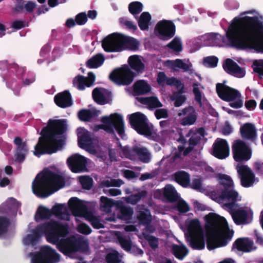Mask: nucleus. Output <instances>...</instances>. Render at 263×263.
Instances as JSON below:
<instances>
[{
	"mask_svg": "<svg viewBox=\"0 0 263 263\" xmlns=\"http://www.w3.org/2000/svg\"><path fill=\"white\" fill-rule=\"evenodd\" d=\"M226 35L236 47L250 48L263 52V24L257 17L235 18Z\"/></svg>",
	"mask_w": 263,
	"mask_h": 263,
	"instance_id": "1",
	"label": "nucleus"
},
{
	"mask_svg": "<svg viewBox=\"0 0 263 263\" xmlns=\"http://www.w3.org/2000/svg\"><path fill=\"white\" fill-rule=\"evenodd\" d=\"M66 131V119H50L47 125L42 128L34 154L40 156L52 154L62 148L66 138L63 134Z\"/></svg>",
	"mask_w": 263,
	"mask_h": 263,
	"instance_id": "2",
	"label": "nucleus"
},
{
	"mask_svg": "<svg viewBox=\"0 0 263 263\" xmlns=\"http://www.w3.org/2000/svg\"><path fill=\"white\" fill-rule=\"evenodd\" d=\"M205 218L208 249L212 250L226 246L233 237L234 231L229 228L226 219L214 213H209Z\"/></svg>",
	"mask_w": 263,
	"mask_h": 263,
	"instance_id": "3",
	"label": "nucleus"
},
{
	"mask_svg": "<svg viewBox=\"0 0 263 263\" xmlns=\"http://www.w3.org/2000/svg\"><path fill=\"white\" fill-rule=\"evenodd\" d=\"M64 174L59 170L44 168L38 174L32 183L33 193L37 197L45 198L65 186Z\"/></svg>",
	"mask_w": 263,
	"mask_h": 263,
	"instance_id": "4",
	"label": "nucleus"
},
{
	"mask_svg": "<svg viewBox=\"0 0 263 263\" xmlns=\"http://www.w3.org/2000/svg\"><path fill=\"white\" fill-rule=\"evenodd\" d=\"M78 137L80 147L102 160H106L107 158L106 149H103L99 141L96 138H91L89 132L85 129H81L78 134Z\"/></svg>",
	"mask_w": 263,
	"mask_h": 263,
	"instance_id": "5",
	"label": "nucleus"
},
{
	"mask_svg": "<svg viewBox=\"0 0 263 263\" xmlns=\"http://www.w3.org/2000/svg\"><path fill=\"white\" fill-rule=\"evenodd\" d=\"M47 241L55 243L61 237H66V224H63L54 220L40 224Z\"/></svg>",
	"mask_w": 263,
	"mask_h": 263,
	"instance_id": "6",
	"label": "nucleus"
},
{
	"mask_svg": "<svg viewBox=\"0 0 263 263\" xmlns=\"http://www.w3.org/2000/svg\"><path fill=\"white\" fill-rule=\"evenodd\" d=\"M31 263H57L60 255L49 246H42L39 251L30 253Z\"/></svg>",
	"mask_w": 263,
	"mask_h": 263,
	"instance_id": "7",
	"label": "nucleus"
},
{
	"mask_svg": "<svg viewBox=\"0 0 263 263\" xmlns=\"http://www.w3.org/2000/svg\"><path fill=\"white\" fill-rule=\"evenodd\" d=\"M101 121L104 124L95 125L93 130L98 131L103 129L108 133H113L115 127L118 134L122 137L124 134L123 121L122 117L117 114H111L109 117H104L101 119Z\"/></svg>",
	"mask_w": 263,
	"mask_h": 263,
	"instance_id": "8",
	"label": "nucleus"
},
{
	"mask_svg": "<svg viewBox=\"0 0 263 263\" xmlns=\"http://www.w3.org/2000/svg\"><path fill=\"white\" fill-rule=\"evenodd\" d=\"M216 91L218 96L223 100L232 101L239 99L240 93L236 89L232 88L223 83H217L216 84ZM232 107L238 108L242 106V101L238 99L236 102L230 103Z\"/></svg>",
	"mask_w": 263,
	"mask_h": 263,
	"instance_id": "9",
	"label": "nucleus"
},
{
	"mask_svg": "<svg viewBox=\"0 0 263 263\" xmlns=\"http://www.w3.org/2000/svg\"><path fill=\"white\" fill-rule=\"evenodd\" d=\"M120 155L132 160H139L143 163H148L151 160V153L145 147L135 146L130 149L128 147H121Z\"/></svg>",
	"mask_w": 263,
	"mask_h": 263,
	"instance_id": "10",
	"label": "nucleus"
},
{
	"mask_svg": "<svg viewBox=\"0 0 263 263\" xmlns=\"http://www.w3.org/2000/svg\"><path fill=\"white\" fill-rule=\"evenodd\" d=\"M232 151L234 160L239 163L248 161L252 156V150L243 140L237 139L232 145Z\"/></svg>",
	"mask_w": 263,
	"mask_h": 263,
	"instance_id": "11",
	"label": "nucleus"
},
{
	"mask_svg": "<svg viewBox=\"0 0 263 263\" xmlns=\"http://www.w3.org/2000/svg\"><path fill=\"white\" fill-rule=\"evenodd\" d=\"M216 199L222 204L223 208L228 211H232L235 207V202L241 200V197L234 188L222 189Z\"/></svg>",
	"mask_w": 263,
	"mask_h": 263,
	"instance_id": "12",
	"label": "nucleus"
},
{
	"mask_svg": "<svg viewBox=\"0 0 263 263\" xmlns=\"http://www.w3.org/2000/svg\"><path fill=\"white\" fill-rule=\"evenodd\" d=\"M135 74L127 66L117 69L109 75L110 79L118 85H128L134 80Z\"/></svg>",
	"mask_w": 263,
	"mask_h": 263,
	"instance_id": "13",
	"label": "nucleus"
},
{
	"mask_svg": "<svg viewBox=\"0 0 263 263\" xmlns=\"http://www.w3.org/2000/svg\"><path fill=\"white\" fill-rule=\"evenodd\" d=\"M147 119L142 114L137 112L129 117V122L132 126L139 134L146 137L152 135L151 128L146 123Z\"/></svg>",
	"mask_w": 263,
	"mask_h": 263,
	"instance_id": "14",
	"label": "nucleus"
},
{
	"mask_svg": "<svg viewBox=\"0 0 263 263\" xmlns=\"http://www.w3.org/2000/svg\"><path fill=\"white\" fill-rule=\"evenodd\" d=\"M236 170L240 180L241 185L245 187L253 185L256 181L253 171L247 165L238 163L236 165Z\"/></svg>",
	"mask_w": 263,
	"mask_h": 263,
	"instance_id": "15",
	"label": "nucleus"
},
{
	"mask_svg": "<svg viewBox=\"0 0 263 263\" xmlns=\"http://www.w3.org/2000/svg\"><path fill=\"white\" fill-rule=\"evenodd\" d=\"M189 135L191 136L189 140V146L185 149L183 146H179V153L174 156V159L176 160L181 157L183 152L184 156L187 155L193 149L194 146L200 141L201 137L204 136V129L202 128L198 129H191L189 132Z\"/></svg>",
	"mask_w": 263,
	"mask_h": 263,
	"instance_id": "16",
	"label": "nucleus"
},
{
	"mask_svg": "<svg viewBox=\"0 0 263 263\" xmlns=\"http://www.w3.org/2000/svg\"><path fill=\"white\" fill-rule=\"evenodd\" d=\"M178 116L182 117L179 123L182 126L194 125L198 119V113L193 106H188L180 110Z\"/></svg>",
	"mask_w": 263,
	"mask_h": 263,
	"instance_id": "17",
	"label": "nucleus"
},
{
	"mask_svg": "<svg viewBox=\"0 0 263 263\" xmlns=\"http://www.w3.org/2000/svg\"><path fill=\"white\" fill-rule=\"evenodd\" d=\"M122 34L117 33L111 34L102 41V47L107 52L120 51Z\"/></svg>",
	"mask_w": 263,
	"mask_h": 263,
	"instance_id": "18",
	"label": "nucleus"
},
{
	"mask_svg": "<svg viewBox=\"0 0 263 263\" xmlns=\"http://www.w3.org/2000/svg\"><path fill=\"white\" fill-rule=\"evenodd\" d=\"M236 224H246L252 220L253 213L248 208H240L235 211H229Z\"/></svg>",
	"mask_w": 263,
	"mask_h": 263,
	"instance_id": "19",
	"label": "nucleus"
},
{
	"mask_svg": "<svg viewBox=\"0 0 263 263\" xmlns=\"http://www.w3.org/2000/svg\"><path fill=\"white\" fill-rule=\"evenodd\" d=\"M68 165L72 172L80 173L87 172V165L90 160L79 154H76L68 159Z\"/></svg>",
	"mask_w": 263,
	"mask_h": 263,
	"instance_id": "20",
	"label": "nucleus"
},
{
	"mask_svg": "<svg viewBox=\"0 0 263 263\" xmlns=\"http://www.w3.org/2000/svg\"><path fill=\"white\" fill-rule=\"evenodd\" d=\"M212 154L219 159L227 158L230 154V147L226 140L217 138L213 144Z\"/></svg>",
	"mask_w": 263,
	"mask_h": 263,
	"instance_id": "21",
	"label": "nucleus"
},
{
	"mask_svg": "<svg viewBox=\"0 0 263 263\" xmlns=\"http://www.w3.org/2000/svg\"><path fill=\"white\" fill-rule=\"evenodd\" d=\"M156 30L162 40H168L172 37L175 32L174 24L171 21L164 20L159 22L156 25Z\"/></svg>",
	"mask_w": 263,
	"mask_h": 263,
	"instance_id": "22",
	"label": "nucleus"
},
{
	"mask_svg": "<svg viewBox=\"0 0 263 263\" xmlns=\"http://www.w3.org/2000/svg\"><path fill=\"white\" fill-rule=\"evenodd\" d=\"M68 203L72 214L76 217H83L88 212L86 205L77 197L70 198Z\"/></svg>",
	"mask_w": 263,
	"mask_h": 263,
	"instance_id": "23",
	"label": "nucleus"
},
{
	"mask_svg": "<svg viewBox=\"0 0 263 263\" xmlns=\"http://www.w3.org/2000/svg\"><path fill=\"white\" fill-rule=\"evenodd\" d=\"M14 144L16 146V152L14 155L15 161L19 162H23L28 153V147L26 142H23L20 137H16L13 140Z\"/></svg>",
	"mask_w": 263,
	"mask_h": 263,
	"instance_id": "24",
	"label": "nucleus"
},
{
	"mask_svg": "<svg viewBox=\"0 0 263 263\" xmlns=\"http://www.w3.org/2000/svg\"><path fill=\"white\" fill-rule=\"evenodd\" d=\"M95 76L92 72H89L88 77H85L83 76H78L73 80V84L80 90L84 89L86 87L91 86L94 83Z\"/></svg>",
	"mask_w": 263,
	"mask_h": 263,
	"instance_id": "25",
	"label": "nucleus"
},
{
	"mask_svg": "<svg viewBox=\"0 0 263 263\" xmlns=\"http://www.w3.org/2000/svg\"><path fill=\"white\" fill-rule=\"evenodd\" d=\"M242 139L254 142L257 138V130L254 124L250 123L244 124L240 128Z\"/></svg>",
	"mask_w": 263,
	"mask_h": 263,
	"instance_id": "26",
	"label": "nucleus"
},
{
	"mask_svg": "<svg viewBox=\"0 0 263 263\" xmlns=\"http://www.w3.org/2000/svg\"><path fill=\"white\" fill-rule=\"evenodd\" d=\"M223 67L226 71L235 77L242 78L245 75V70L230 59L226 60Z\"/></svg>",
	"mask_w": 263,
	"mask_h": 263,
	"instance_id": "27",
	"label": "nucleus"
},
{
	"mask_svg": "<svg viewBox=\"0 0 263 263\" xmlns=\"http://www.w3.org/2000/svg\"><path fill=\"white\" fill-rule=\"evenodd\" d=\"M92 96L94 101L101 105L108 103L110 100V92L103 88H95L92 91Z\"/></svg>",
	"mask_w": 263,
	"mask_h": 263,
	"instance_id": "28",
	"label": "nucleus"
},
{
	"mask_svg": "<svg viewBox=\"0 0 263 263\" xmlns=\"http://www.w3.org/2000/svg\"><path fill=\"white\" fill-rule=\"evenodd\" d=\"M234 247L238 250L243 252H250L255 249L253 242L248 238H238L235 241Z\"/></svg>",
	"mask_w": 263,
	"mask_h": 263,
	"instance_id": "29",
	"label": "nucleus"
},
{
	"mask_svg": "<svg viewBox=\"0 0 263 263\" xmlns=\"http://www.w3.org/2000/svg\"><path fill=\"white\" fill-rule=\"evenodd\" d=\"M130 67L137 73H142L145 68V65L141 57L138 55L130 56L128 59Z\"/></svg>",
	"mask_w": 263,
	"mask_h": 263,
	"instance_id": "30",
	"label": "nucleus"
},
{
	"mask_svg": "<svg viewBox=\"0 0 263 263\" xmlns=\"http://www.w3.org/2000/svg\"><path fill=\"white\" fill-rule=\"evenodd\" d=\"M140 43L135 39L122 34L121 51L124 49L135 51L139 49Z\"/></svg>",
	"mask_w": 263,
	"mask_h": 263,
	"instance_id": "31",
	"label": "nucleus"
},
{
	"mask_svg": "<svg viewBox=\"0 0 263 263\" xmlns=\"http://www.w3.org/2000/svg\"><path fill=\"white\" fill-rule=\"evenodd\" d=\"M82 243L86 246H88L87 241L80 237L76 238L75 236H72L67 238V254L69 252L78 251Z\"/></svg>",
	"mask_w": 263,
	"mask_h": 263,
	"instance_id": "32",
	"label": "nucleus"
},
{
	"mask_svg": "<svg viewBox=\"0 0 263 263\" xmlns=\"http://www.w3.org/2000/svg\"><path fill=\"white\" fill-rule=\"evenodd\" d=\"M20 206L21 204L15 198H9L0 205V213H8L16 211Z\"/></svg>",
	"mask_w": 263,
	"mask_h": 263,
	"instance_id": "33",
	"label": "nucleus"
},
{
	"mask_svg": "<svg viewBox=\"0 0 263 263\" xmlns=\"http://www.w3.org/2000/svg\"><path fill=\"white\" fill-rule=\"evenodd\" d=\"M187 230L190 236L203 233L200 223L196 219H191L187 222Z\"/></svg>",
	"mask_w": 263,
	"mask_h": 263,
	"instance_id": "34",
	"label": "nucleus"
},
{
	"mask_svg": "<svg viewBox=\"0 0 263 263\" xmlns=\"http://www.w3.org/2000/svg\"><path fill=\"white\" fill-rule=\"evenodd\" d=\"M43 233L40 224L37 225L34 229L32 230V234H28L25 238V241L28 244L32 246L35 245L40 240Z\"/></svg>",
	"mask_w": 263,
	"mask_h": 263,
	"instance_id": "35",
	"label": "nucleus"
},
{
	"mask_svg": "<svg viewBox=\"0 0 263 263\" xmlns=\"http://www.w3.org/2000/svg\"><path fill=\"white\" fill-rule=\"evenodd\" d=\"M134 92L137 95H144L149 92L151 88L150 85L144 80L136 81L133 85Z\"/></svg>",
	"mask_w": 263,
	"mask_h": 263,
	"instance_id": "36",
	"label": "nucleus"
},
{
	"mask_svg": "<svg viewBox=\"0 0 263 263\" xmlns=\"http://www.w3.org/2000/svg\"><path fill=\"white\" fill-rule=\"evenodd\" d=\"M190 245L194 249L201 250L205 247L203 233L190 236Z\"/></svg>",
	"mask_w": 263,
	"mask_h": 263,
	"instance_id": "37",
	"label": "nucleus"
},
{
	"mask_svg": "<svg viewBox=\"0 0 263 263\" xmlns=\"http://www.w3.org/2000/svg\"><path fill=\"white\" fill-rule=\"evenodd\" d=\"M137 218L139 223L143 225L149 224L152 220L150 211L147 209H142L137 212Z\"/></svg>",
	"mask_w": 263,
	"mask_h": 263,
	"instance_id": "38",
	"label": "nucleus"
},
{
	"mask_svg": "<svg viewBox=\"0 0 263 263\" xmlns=\"http://www.w3.org/2000/svg\"><path fill=\"white\" fill-rule=\"evenodd\" d=\"M175 180L183 187L187 186L190 182V175L183 171H180L174 174Z\"/></svg>",
	"mask_w": 263,
	"mask_h": 263,
	"instance_id": "39",
	"label": "nucleus"
},
{
	"mask_svg": "<svg viewBox=\"0 0 263 263\" xmlns=\"http://www.w3.org/2000/svg\"><path fill=\"white\" fill-rule=\"evenodd\" d=\"M65 203H56L51 209V215L61 220L66 219V207L64 208Z\"/></svg>",
	"mask_w": 263,
	"mask_h": 263,
	"instance_id": "40",
	"label": "nucleus"
},
{
	"mask_svg": "<svg viewBox=\"0 0 263 263\" xmlns=\"http://www.w3.org/2000/svg\"><path fill=\"white\" fill-rule=\"evenodd\" d=\"M104 60V58L102 54H97L87 61L86 65L90 68H96L103 64Z\"/></svg>",
	"mask_w": 263,
	"mask_h": 263,
	"instance_id": "41",
	"label": "nucleus"
},
{
	"mask_svg": "<svg viewBox=\"0 0 263 263\" xmlns=\"http://www.w3.org/2000/svg\"><path fill=\"white\" fill-rule=\"evenodd\" d=\"M168 63L169 66L174 71H178L179 69H181L184 71H187L190 68V66L189 64L180 59L168 61Z\"/></svg>",
	"mask_w": 263,
	"mask_h": 263,
	"instance_id": "42",
	"label": "nucleus"
},
{
	"mask_svg": "<svg viewBox=\"0 0 263 263\" xmlns=\"http://www.w3.org/2000/svg\"><path fill=\"white\" fill-rule=\"evenodd\" d=\"M114 201L106 197L102 196L100 198V209L102 211L108 213L110 212L111 209L114 205Z\"/></svg>",
	"mask_w": 263,
	"mask_h": 263,
	"instance_id": "43",
	"label": "nucleus"
},
{
	"mask_svg": "<svg viewBox=\"0 0 263 263\" xmlns=\"http://www.w3.org/2000/svg\"><path fill=\"white\" fill-rule=\"evenodd\" d=\"M218 180L220 184L222 186L223 189L234 188V184L231 177L224 174L218 175Z\"/></svg>",
	"mask_w": 263,
	"mask_h": 263,
	"instance_id": "44",
	"label": "nucleus"
},
{
	"mask_svg": "<svg viewBox=\"0 0 263 263\" xmlns=\"http://www.w3.org/2000/svg\"><path fill=\"white\" fill-rule=\"evenodd\" d=\"M151 19V16L148 12L142 13L139 19L138 25L141 30H147Z\"/></svg>",
	"mask_w": 263,
	"mask_h": 263,
	"instance_id": "45",
	"label": "nucleus"
},
{
	"mask_svg": "<svg viewBox=\"0 0 263 263\" xmlns=\"http://www.w3.org/2000/svg\"><path fill=\"white\" fill-rule=\"evenodd\" d=\"M206 38L211 44L215 46L221 45L224 40V37L218 33H210Z\"/></svg>",
	"mask_w": 263,
	"mask_h": 263,
	"instance_id": "46",
	"label": "nucleus"
},
{
	"mask_svg": "<svg viewBox=\"0 0 263 263\" xmlns=\"http://www.w3.org/2000/svg\"><path fill=\"white\" fill-rule=\"evenodd\" d=\"M36 215L41 219H48L52 217L51 209L40 205L36 211Z\"/></svg>",
	"mask_w": 263,
	"mask_h": 263,
	"instance_id": "47",
	"label": "nucleus"
},
{
	"mask_svg": "<svg viewBox=\"0 0 263 263\" xmlns=\"http://www.w3.org/2000/svg\"><path fill=\"white\" fill-rule=\"evenodd\" d=\"M174 255L179 259H182L188 253L187 248L183 246L174 245L172 247Z\"/></svg>",
	"mask_w": 263,
	"mask_h": 263,
	"instance_id": "48",
	"label": "nucleus"
},
{
	"mask_svg": "<svg viewBox=\"0 0 263 263\" xmlns=\"http://www.w3.org/2000/svg\"><path fill=\"white\" fill-rule=\"evenodd\" d=\"M10 225V221L7 217L0 216V237L7 233Z\"/></svg>",
	"mask_w": 263,
	"mask_h": 263,
	"instance_id": "49",
	"label": "nucleus"
},
{
	"mask_svg": "<svg viewBox=\"0 0 263 263\" xmlns=\"http://www.w3.org/2000/svg\"><path fill=\"white\" fill-rule=\"evenodd\" d=\"M141 102L146 104L150 108H157L162 106L158 99L156 97H148L141 99Z\"/></svg>",
	"mask_w": 263,
	"mask_h": 263,
	"instance_id": "50",
	"label": "nucleus"
},
{
	"mask_svg": "<svg viewBox=\"0 0 263 263\" xmlns=\"http://www.w3.org/2000/svg\"><path fill=\"white\" fill-rule=\"evenodd\" d=\"M164 196L170 200H173L177 197V193L175 188L171 185L165 186L163 189Z\"/></svg>",
	"mask_w": 263,
	"mask_h": 263,
	"instance_id": "51",
	"label": "nucleus"
},
{
	"mask_svg": "<svg viewBox=\"0 0 263 263\" xmlns=\"http://www.w3.org/2000/svg\"><path fill=\"white\" fill-rule=\"evenodd\" d=\"M123 183V181L121 179H110L102 181L100 183V185L102 187H109L110 186L119 187Z\"/></svg>",
	"mask_w": 263,
	"mask_h": 263,
	"instance_id": "52",
	"label": "nucleus"
},
{
	"mask_svg": "<svg viewBox=\"0 0 263 263\" xmlns=\"http://www.w3.org/2000/svg\"><path fill=\"white\" fill-rule=\"evenodd\" d=\"M182 93L174 92L171 97L172 101H174V106L179 107L183 105L186 100V97L185 95H182Z\"/></svg>",
	"mask_w": 263,
	"mask_h": 263,
	"instance_id": "53",
	"label": "nucleus"
},
{
	"mask_svg": "<svg viewBox=\"0 0 263 263\" xmlns=\"http://www.w3.org/2000/svg\"><path fill=\"white\" fill-rule=\"evenodd\" d=\"M56 105L61 108H66V90L58 93L54 98Z\"/></svg>",
	"mask_w": 263,
	"mask_h": 263,
	"instance_id": "54",
	"label": "nucleus"
},
{
	"mask_svg": "<svg viewBox=\"0 0 263 263\" xmlns=\"http://www.w3.org/2000/svg\"><path fill=\"white\" fill-rule=\"evenodd\" d=\"M254 72L256 73L260 79L263 78V60H255L252 64Z\"/></svg>",
	"mask_w": 263,
	"mask_h": 263,
	"instance_id": "55",
	"label": "nucleus"
},
{
	"mask_svg": "<svg viewBox=\"0 0 263 263\" xmlns=\"http://www.w3.org/2000/svg\"><path fill=\"white\" fill-rule=\"evenodd\" d=\"M121 257L118 252L114 251L107 254L106 260L108 263H120Z\"/></svg>",
	"mask_w": 263,
	"mask_h": 263,
	"instance_id": "56",
	"label": "nucleus"
},
{
	"mask_svg": "<svg viewBox=\"0 0 263 263\" xmlns=\"http://www.w3.org/2000/svg\"><path fill=\"white\" fill-rule=\"evenodd\" d=\"M146 195V191H142L137 194H133L128 196L126 199V201L132 204H136L141 198L144 197Z\"/></svg>",
	"mask_w": 263,
	"mask_h": 263,
	"instance_id": "57",
	"label": "nucleus"
},
{
	"mask_svg": "<svg viewBox=\"0 0 263 263\" xmlns=\"http://www.w3.org/2000/svg\"><path fill=\"white\" fill-rule=\"evenodd\" d=\"M79 180L82 187L86 190H89L92 185V179L88 176H81L79 177Z\"/></svg>",
	"mask_w": 263,
	"mask_h": 263,
	"instance_id": "58",
	"label": "nucleus"
},
{
	"mask_svg": "<svg viewBox=\"0 0 263 263\" xmlns=\"http://www.w3.org/2000/svg\"><path fill=\"white\" fill-rule=\"evenodd\" d=\"M83 217H84L87 220L90 222L93 227L97 229L102 228V224L100 222L98 218L93 216L91 213L87 212Z\"/></svg>",
	"mask_w": 263,
	"mask_h": 263,
	"instance_id": "59",
	"label": "nucleus"
},
{
	"mask_svg": "<svg viewBox=\"0 0 263 263\" xmlns=\"http://www.w3.org/2000/svg\"><path fill=\"white\" fill-rule=\"evenodd\" d=\"M168 85L174 86L178 91L177 93L184 92L183 84L175 78L172 77L170 78V80H168Z\"/></svg>",
	"mask_w": 263,
	"mask_h": 263,
	"instance_id": "60",
	"label": "nucleus"
},
{
	"mask_svg": "<svg viewBox=\"0 0 263 263\" xmlns=\"http://www.w3.org/2000/svg\"><path fill=\"white\" fill-rule=\"evenodd\" d=\"M128 9L132 14H137L142 11V5L140 2H132L129 5Z\"/></svg>",
	"mask_w": 263,
	"mask_h": 263,
	"instance_id": "61",
	"label": "nucleus"
},
{
	"mask_svg": "<svg viewBox=\"0 0 263 263\" xmlns=\"http://www.w3.org/2000/svg\"><path fill=\"white\" fill-rule=\"evenodd\" d=\"M93 115V112L88 109L81 110L78 114L79 119L84 121H89L92 118Z\"/></svg>",
	"mask_w": 263,
	"mask_h": 263,
	"instance_id": "62",
	"label": "nucleus"
},
{
	"mask_svg": "<svg viewBox=\"0 0 263 263\" xmlns=\"http://www.w3.org/2000/svg\"><path fill=\"white\" fill-rule=\"evenodd\" d=\"M120 217L124 220H128L133 214V211L130 208L122 206L120 208Z\"/></svg>",
	"mask_w": 263,
	"mask_h": 263,
	"instance_id": "63",
	"label": "nucleus"
},
{
	"mask_svg": "<svg viewBox=\"0 0 263 263\" xmlns=\"http://www.w3.org/2000/svg\"><path fill=\"white\" fill-rule=\"evenodd\" d=\"M117 238L122 248L126 251L130 249L132 243L129 238L123 236H118Z\"/></svg>",
	"mask_w": 263,
	"mask_h": 263,
	"instance_id": "64",
	"label": "nucleus"
}]
</instances>
